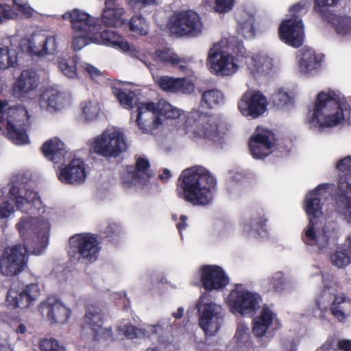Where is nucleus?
Listing matches in <instances>:
<instances>
[{
    "label": "nucleus",
    "mask_w": 351,
    "mask_h": 351,
    "mask_svg": "<svg viewBox=\"0 0 351 351\" xmlns=\"http://www.w3.org/2000/svg\"><path fill=\"white\" fill-rule=\"evenodd\" d=\"M268 289H274L276 291H281L285 289V280L283 274L280 271L274 273L267 279Z\"/></svg>",
    "instance_id": "obj_49"
},
{
    "label": "nucleus",
    "mask_w": 351,
    "mask_h": 351,
    "mask_svg": "<svg viewBox=\"0 0 351 351\" xmlns=\"http://www.w3.org/2000/svg\"><path fill=\"white\" fill-rule=\"evenodd\" d=\"M10 196L15 201L18 210L29 213L21 217L16 224L21 237L25 241L32 240L34 254H43L49 244L51 223L45 217L32 216L45 212L42 202L36 192L25 186L13 185L10 189Z\"/></svg>",
    "instance_id": "obj_1"
},
{
    "label": "nucleus",
    "mask_w": 351,
    "mask_h": 351,
    "mask_svg": "<svg viewBox=\"0 0 351 351\" xmlns=\"http://www.w3.org/2000/svg\"><path fill=\"white\" fill-rule=\"evenodd\" d=\"M310 5V1L308 0H303L295 5H293L289 10L291 12L297 14L301 12L303 10H305Z\"/></svg>",
    "instance_id": "obj_61"
},
{
    "label": "nucleus",
    "mask_w": 351,
    "mask_h": 351,
    "mask_svg": "<svg viewBox=\"0 0 351 351\" xmlns=\"http://www.w3.org/2000/svg\"><path fill=\"white\" fill-rule=\"evenodd\" d=\"M234 338L240 342H245L249 339V328L245 324L240 323L237 328Z\"/></svg>",
    "instance_id": "obj_54"
},
{
    "label": "nucleus",
    "mask_w": 351,
    "mask_h": 351,
    "mask_svg": "<svg viewBox=\"0 0 351 351\" xmlns=\"http://www.w3.org/2000/svg\"><path fill=\"white\" fill-rule=\"evenodd\" d=\"M154 80L165 91L190 94L194 90L193 83L186 78H173L168 76H162L155 77Z\"/></svg>",
    "instance_id": "obj_33"
},
{
    "label": "nucleus",
    "mask_w": 351,
    "mask_h": 351,
    "mask_svg": "<svg viewBox=\"0 0 351 351\" xmlns=\"http://www.w3.org/2000/svg\"><path fill=\"white\" fill-rule=\"evenodd\" d=\"M161 321L156 325H149L145 328H136L128 322H121L117 330L120 334L123 335L128 339H133L134 338H144L150 337L152 335L156 334L160 335L165 332V330H171V325H167Z\"/></svg>",
    "instance_id": "obj_28"
},
{
    "label": "nucleus",
    "mask_w": 351,
    "mask_h": 351,
    "mask_svg": "<svg viewBox=\"0 0 351 351\" xmlns=\"http://www.w3.org/2000/svg\"><path fill=\"white\" fill-rule=\"evenodd\" d=\"M336 168L342 173L338 183L339 189L343 195L351 193V156L339 160L336 165ZM342 201L343 206H339V211L346 220L351 223V198L344 197Z\"/></svg>",
    "instance_id": "obj_18"
},
{
    "label": "nucleus",
    "mask_w": 351,
    "mask_h": 351,
    "mask_svg": "<svg viewBox=\"0 0 351 351\" xmlns=\"http://www.w3.org/2000/svg\"><path fill=\"white\" fill-rule=\"evenodd\" d=\"M149 55L156 62L160 61L173 66L178 65L182 71L188 70V63L191 60V58H180L170 49H158L154 53H149Z\"/></svg>",
    "instance_id": "obj_37"
},
{
    "label": "nucleus",
    "mask_w": 351,
    "mask_h": 351,
    "mask_svg": "<svg viewBox=\"0 0 351 351\" xmlns=\"http://www.w3.org/2000/svg\"><path fill=\"white\" fill-rule=\"evenodd\" d=\"M64 20H69L73 29L80 34L86 35L92 42L96 33L101 31V25L97 19L88 13L75 9L62 15Z\"/></svg>",
    "instance_id": "obj_15"
},
{
    "label": "nucleus",
    "mask_w": 351,
    "mask_h": 351,
    "mask_svg": "<svg viewBox=\"0 0 351 351\" xmlns=\"http://www.w3.org/2000/svg\"><path fill=\"white\" fill-rule=\"evenodd\" d=\"M124 13L125 10L118 0H106L101 19L106 26H121L124 23L123 19Z\"/></svg>",
    "instance_id": "obj_35"
},
{
    "label": "nucleus",
    "mask_w": 351,
    "mask_h": 351,
    "mask_svg": "<svg viewBox=\"0 0 351 351\" xmlns=\"http://www.w3.org/2000/svg\"><path fill=\"white\" fill-rule=\"evenodd\" d=\"M103 319L101 305L97 303L89 304L84 316V322L97 340L112 338L111 328L103 327Z\"/></svg>",
    "instance_id": "obj_23"
},
{
    "label": "nucleus",
    "mask_w": 351,
    "mask_h": 351,
    "mask_svg": "<svg viewBox=\"0 0 351 351\" xmlns=\"http://www.w3.org/2000/svg\"><path fill=\"white\" fill-rule=\"evenodd\" d=\"M239 32L246 38H251L255 35L254 19L249 16L246 20L239 23Z\"/></svg>",
    "instance_id": "obj_51"
},
{
    "label": "nucleus",
    "mask_w": 351,
    "mask_h": 351,
    "mask_svg": "<svg viewBox=\"0 0 351 351\" xmlns=\"http://www.w3.org/2000/svg\"><path fill=\"white\" fill-rule=\"evenodd\" d=\"M291 95L283 88L276 90L271 97L274 104L279 108L288 104L291 101Z\"/></svg>",
    "instance_id": "obj_50"
},
{
    "label": "nucleus",
    "mask_w": 351,
    "mask_h": 351,
    "mask_svg": "<svg viewBox=\"0 0 351 351\" xmlns=\"http://www.w3.org/2000/svg\"><path fill=\"white\" fill-rule=\"evenodd\" d=\"M330 258L332 263L337 267L341 268L349 265L351 263V252L348 249V243L347 248L339 247Z\"/></svg>",
    "instance_id": "obj_45"
},
{
    "label": "nucleus",
    "mask_w": 351,
    "mask_h": 351,
    "mask_svg": "<svg viewBox=\"0 0 351 351\" xmlns=\"http://www.w3.org/2000/svg\"><path fill=\"white\" fill-rule=\"evenodd\" d=\"M346 121L351 124V112L342 109L338 97L331 91H322L317 95L306 118L308 126L317 131L341 125Z\"/></svg>",
    "instance_id": "obj_4"
},
{
    "label": "nucleus",
    "mask_w": 351,
    "mask_h": 351,
    "mask_svg": "<svg viewBox=\"0 0 351 351\" xmlns=\"http://www.w3.org/2000/svg\"><path fill=\"white\" fill-rule=\"evenodd\" d=\"M81 66L83 71L87 73L93 80H97L102 75L99 69L88 62H83Z\"/></svg>",
    "instance_id": "obj_56"
},
{
    "label": "nucleus",
    "mask_w": 351,
    "mask_h": 351,
    "mask_svg": "<svg viewBox=\"0 0 351 351\" xmlns=\"http://www.w3.org/2000/svg\"><path fill=\"white\" fill-rule=\"evenodd\" d=\"M279 35L280 39L287 45L295 48L300 47L304 38L302 20L295 15L284 20L279 27Z\"/></svg>",
    "instance_id": "obj_22"
},
{
    "label": "nucleus",
    "mask_w": 351,
    "mask_h": 351,
    "mask_svg": "<svg viewBox=\"0 0 351 351\" xmlns=\"http://www.w3.org/2000/svg\"><path fill=\"white\" fill-rule=\"evenodd\" d=\"M330 309L335 317L339 322H343L351 314V300L341 293L335 297Z\"/></svg>",
    "instance_id": "obj_39"
},
{
    "label": "nucleus",
    "mask_w": 351,
    "mask_h": 351,
    "mask_svg": "<svg viewBox=\"0 0 351 351\" xmlns=\"http://www.w3.org/2000/svg\"><path fill=\"white\" fill-rule=\"evenodd\" d=\"M339 0H314V9L323 17L331 21L335 26L336 32L342 36H351V16H340L333 20L330 18L329 8L335 5Z\"/></svg>",
    "instance_id": "obj_26"
},
{
    "label": "nucleus",
    "mask_w": 351,
    "mask_h": 351,
    "mask_svg": "<svg viewBox=\"0 0 351 351\" xmlns=\"http://www.w3.org/2000/svg\"><path fill=\"white\" fill-rule=\"evenodd\" d=\"M138 114L136 123L143 133H152L162 125V121L158 113L157 103L152 101L138 104Z\"/></svg>",
    "instance_id": "obj_20"
},
{
    "label": "nucleus",
    "mask_w": 351,
    "mask_h": 351,
    "mask_svg": "<svg viewBox=\"0 0 351 351\" xmlns=\"http://www.w3.org/2000/svg\"><path fill=\"white\" fill-rule=\"evenodd\" d=\"M42 308L47 320L51 324H64L71 315L70 309L54 299L47 300L43 304Z\"/></svg>",
    "instance_id": "obj_32"
},
{
    "label": "nucleus",
    "mask_w": 351,
    "mask_h": 351,
    "mask_svg": "<svg viewBox=\"0 0 351 351\" xmlns=\"http://www.w3.org/2000/svg\"><path fill=\"white\" fill-rule=\"evenodd\" d=\"M159 115H163L167 119H176L181 117H185L182 110L176 106H172L166 100L161 99L157 103Z\"/></svg>",
    "instance_id": "obj_43"
},
{
    "label": "nucleus",
    "mask_w": 351,
    "mask_h": 351,
    "mask_svg": "<svg viewBox=\"0 0 351 351\" xmlns=\"http://www.w3.org/2000/svg\"><path fill=\"white\" fill-rule=\"evenodd\" d=\"M152 173L149 169V162L145 158L139 157L134 168L130 167L123 174V182L127 187L143 186L147 184Z\"/></svg>",
    "instance_id": "obj_25"
},
{
    "label": "nucleus",
    "mask_w": 351,
    "mask_h": 351,
    "mask_svg": "<svg viewBox=\"0 0 351 351\" xmlns=\"http://www.w3.org/2000/svg\"><path fill=\"white\" fill-rule=\"evenodd\" d=\"M113 95L119 101L120 104L127 109H130L136 101L135 94L133 91L123 88L120 84H114L112 86Z\"/></svg>",
    "instance_id": "obj_41"
},
{
    "label": "nucleus",
    "mask_w": 351,
    "mask_h": 351,
    "mask_svg": "<svg viewBox=\"0 0 351 351\" xmlns=\"http://www.w3.org/2000/svg\"><path fill=\"white\" fill-rule=\"evenodd\" d=\"M298 58L300 72L302 74L307 75L320 66L323 56L321 53H317L316 51L311 47H304L299 51Z\"/></svg>",
    "instance_id": "obj_34"
},
{
    "label": "nucleus",
    "mask_w": 351,
    "mask_h": 351,
    "mask_svg": "<svg viewBox=\"0 0 351 351\" xmlns=\"http://www.w3.org/2000/svg\"><path fill=\"white\" fill-rule=\"evenodd\" d=\"M27 111L23 106L8 107L6 101L0 100V132L6 130L8 138L16 145L28 143L26 134Z\"/></svg>",
    "instance_id": "obj_5"
},
{
    "label": "nucleus",
    "mask_w": 351,
    "mask_h": 351,
    "mask_svg": "<svg viewBox=\"0 0 351 351\" xmlns=\"http://www.w3.org/2000/svg\"><path fill=\"white\" fill-rule=\"evenodd\" d=\"M187 132L195 136L215 140L226 132L223 121L217 117H208L197 111L191 112L186 123Z\"/></svg>",
    "instance_id": "obj_7"
},
{
    "label": "nucleus",
    "mask_w": 351,
    "mask_h": 351,
    "mask_svg": "<svg viewBox=\"0 0 351 351\" xmlns=\"http://www.w3.org/2000/svg\"><path fill=\"white\" fill-rule=\"evenodd\" d=\"M180 197L193 205L210 204L216 190L215 177L206 168L193 167L184 170L180 176Z\"/></svg>",
    "instance_id": "obj_3"
},
{
    "label": "nucleus",
    "mask_w": 351,
    "mask_h": 351,
    "mask_svg": "<svg viewBox=\"0 0 351 351\" xmlns=\"http://www.w3.org/2000/svg\"><path fill=\"white\" fill-rule=\"evenodd\" d=\"M28 250L21 244L5 247L0 254V273L14 276L24 270L28 259Z\"/></svg>",
    "instance_id": "obj_12"
},
{
    "label": "nucleus",
    "mask_w": 351,
    "mask_h": 351,
    "mask_svg": "<svg viewBox=\"0 0 351 351\" xmlns=\"http://www.w3.org/2000/svg\"><path fill=\"white\" fill-rule=\"evenodd\" d=\"M239 56L245 60L247 70L252 75L258 77L270 73L276 67L273 60L264 54H251L245 56V49L242 44L237 46Z\"/></svg>",
    "instance_id": "obj_21"
},
{
    "label": "nucleus",
    "mask_w": 351,
    "mask_h": 351,
    "mask_svg": "<svg viewBox=\"0 0 351 351\" xmlns=\"http://www.w3.org/2000/svg\"><path fill=\"white\" fill-rule=\"evenodd\" d=\"M197 308L199 313V325L207 336L215 335L223 321L222 306L213 302L207 294L199 298Z\"/></svg>",
    "instance_id": "obj_8"
},
{
    "label": "nucleus",
    "mask_w": 351,
    "mask_h": 351,
    "mask_svg": "<svg viewBox=\"0 0 351 351\" xmlns=\"http://www.w3.org/2000/svg\"><path fill=\"white\" fill-rule=\"evenodd\" d=\"M89 43H91L90 39L86 35L80 34V35L73 37L72 47L74 50L78 51L84 48Z\"/></svg>",
    "instance_id": "obj_55"
},
{
    "label": "nucleus",
    "mask_w": 351,
    "mask_h": 351,
    "mask_svg": "<svg viewBox=\"0 0 351 351\" xmlns=\"http://www.w3.org/2000/svg\"><path fill=\"white\" fill-rule=\"evenodd\" d=\"M280 327V322L276 314L267 306H263L259 315L253 320V333L258 337L265 335L271 329L276 331Z\"/></svg>",
    "instance_id": "obj_30"
},
{
    "label": "nucleus",
    "mask_w": 351,
    "mask_h": 351,
    "mask_svg": "<svg viewBox=\"0 0 351 351\" xmlns=\"http://www.w3.org/2000/svg\"><path fill=\"white\" fill-rule=\"evenodd\" d=\"M200 274L202 286L208 291L221 289L229 282L223 270L217 265L203 266Z\"/></svg>",
    "instance_id": "obj_29"
},
{
    "label": "nucleus",
    "mask_w": 351,
    "mask_h": 351,
    "mask_svg": "<svg viewBox=\"0 0 351 351\" xmlns=\"http://www.w3.org/2000/svg\"><path fill=\"white\" fill-rule=\"evenodd\" d=\"M87 173L84 162L82 159L75 158L60 169L58 176L62 183L80 185L85 182Z\"/></svg>",
    "instance_id": "obj_27"
},
{
    "label": "nucleus",
    "mask_w": 351,
    "mask_h": 351,
    "mask_svg": "<svg viewBox=\"0 0 351 351\" xmlns=\"http://www.w3.org/2000/svg\"><path fill=\"white\" fill-rule=\"evenodd\" d=\"M337 341L334 338H329L317 351H337Z\"/></svg>",
    "instance_id": "obj_60"
},
{
    "label": "nucleus",
    "mask_w": 351,
    "mask_h": 351,
    "mask_svg": "<svg viewBox=\"0 0 351 351\" xmlns=\"http://www.w3.org/2000/svg\"><path fill=\"white\" fill-rule=\"evenodd\" d=\"M230 311L243 316H252L260 307L261 297L256 292L237 286L226 299Z\"/></svg>",
    "instance_id": "obj_10"
},
{
    "label": "nucleus",
    "mask_w": 351,
    "mask_h": 351,
    "mask_svg": "<svg viewBox=\"0 0 351 351\" xmlns=\"http://www.w3.org/2000/svg\"><path fill=\"white\" fill-rule=\"evenodd\" d=\"M14 211V206L5 201L0 204V219L8 218Z\"/></svg>",
    "instance_id": "obj_57"
},
{
    "label": "nucleus",
    "mask_w": 351,
    "mask_h": 351,
    "mask_svg": "<svg viewBox=\"0 0 351 351\" xmlns=\"http://www.w3.org/2000/svg\"><path fill=\"white\" fill-rule=\"evenodd\" d=\"M168 28L172 34L179 36H197L204 29L201 19L193 11L174 13L168 22Z\"/></svg>",
    "instance_id": "obj_11"
},
{
    "label": "nucleus",
    "mask_w": 351,
    "mask_h": 351,
    "mask_svg": "<svg viewBox=\"0 0 351 351\" xmlns=\"http://www.w3.org/2000/svg\"><path fill=\"white\" fill-rule=\"evenodd\" d=\"M130 29L136 34L145 35L148 32L149 25L144 18L134 16L130 20Z\"/></svg>",
    "instance_id": "obj_47"
},
{
    "label": "nucleus",
    "mask_w": 351,
    "mask_h": 351,
    "mask_svg": "<svg viewBox=\"0 0 351 351\" xmlns=\"http://www.w3.org/2000/svg\"><path fill=\"white\" fill-rule=\"evenodd\" d=\"M70 250L69 253L74 256L76 252L79 256L90 261L95 260L99 252V243L97 238L90 234H81L72 237L69 239Z\"/></svg>",
    "instance_id": "obj_16"
},
{
    "label": "nucleus",
    "mask_w": 351,
    "mask_h": 351,
    "mask_svg": "<svg viewBox=\"0 0 351 351\" xmlns=\"http://www.w3.org/2000/svg\"><path fill=\"white\" fill-rule=\"evenodd\" d=\"M17 64V56L14 51L8 47H0V69L4 70L14 67Z\"/></svg>",
    "instance_id": "obj_44"
},
{
    "label": "nucleus",
    "mask_w": 351,
    "mask_h": 351,
    "mask_svg": "<svg viewBox=\"0 0 351 351\" xmlns=\"http://www.w3.org/2000/svg\"><path fill=\"white\" fill-rule=\"evenodd\" d=\"M38 84L39 78L34 71L23 70L14 82L12 91L16 97H23L36 90Z\"/></svg>",
    "instance_id": "obj_31"
},
{
    "label": "nucleus",
    "mask_w": 351,
    "mask_h": 351,
    "mask_svg": "<svg viewBox=\"0 0 351 351\" xmlns=\"http://www.w3.org/2000/svg\"><path fill=\"white\" fill-rule=\"evenodd\" d=\"M230 43L223 39L210 48L207 62L211 72L219 76H228L235 73L239 69V63L232 55L226 51V45Z\"/></svg>",
    "instance_id": "obj_9"
},
{
    "label": "nucleus",
    "mask_w": 351,
    "mask_h": 351,
    "mask_svg": "<svg viewBox=\"0 0 351 351\" xmlns=\"http://www.w3.org/2000/svg\"><path fill=\"white\" fill-rule=\"evenodd\" d=\"M82 113L86 119H93L97 117L100 108L96 101H85L82 104Z\"/></svg>",
    "instance_id": "obj_48"
},
{
    "label": "nucleus",
    "mask_w": 351,
    "mask_h": 351,
    "mask_svg": "<svg viewBox=\"0 0 351 351\" xmlns=\"http://www.w3.org/2000/svg\"><path fill=\"white\" fill-rule=\"evenodd\" d=\"M130 143L122 129L110 127L90 141V149L106 158L119 156L129 147Z\"/></svg>",
    "instance_id": "obj_6"
},
{
    "label": "nucleus",
    "mask_w": 351,
    "mask_h": 351,
    "mask_svg": "<svg viewBox=\"0 0 351 351\" xmlns=\"http://www.w3.org/2000/svg\"><path fill=\"white\" fill-rule=\"evenodd\" d=\"M25 45L29 53L38 57L53 55L58 49L56 36L43 32L32 33L26 40Z\"/></svg>",
    "instance_id": "obj_17"
},
{
    "label": "nucleus",
    "mask_w": 351,
    "mask_h": 351,
    "mask_svg": "<svg viewBox=\"0 0 351 351\" xmlns=\"http://www.w3.org/2000/svg\"><path fill=\"white\" fill-rule=\"evenodd\" d=\"M224 103L225 95L218 89H210L202 93L201 106L204 108H215Z\"/></svg>",
    "instance_id": "obj_40"
},
{
    "label": "nucleus",
    "mask_w": 351,
    "mask_h": 351,
    "mask_svg": "<svg viewBox=\"0 0 351 351\" xmlns=\"http://www.w3.org/2000/svg\"><path fill=\"white\" fill-rule=\"evenodd\" d=\"M275 143L276 138L272 132L258 127L250 138L251 154L254 158L263 159L273 152Z\"/></svg>",
    "instance_id": "obj_24"
},
{
    "label": "nucleus",
    "mask_w": 351,
    "mask_h": 351,
    "mask_svg": "<svg viewBox=\"0 0 351 351\" xmlns=\"http://www.w3.org/2000/svg\"><path fill=\"white\" fill-rule=\"evenodd\" d=\"M93 43L113 46L130 56L136 58L142 62L152 73L154 71V65L148 62V56L143 51L138 50L134 45H130L114 31L108 30L96 33L92 40Z\"/></svg>",
    "instance_id": "obj_13"
},
{
    "label": "nucleus",
    "mask_w": 351,
    "mask_h": 351,
    "mask_svg": "<svg viewBox=\"0 0 351 351\" xmlns=\"http://www.w3.org/2000/svg\"><path fill=\"white\" fill-rule=\"evenodd\" d=\"M338 350L351 351V341L343 339L337 341Z\"/></svg>",
    "instance_id": "obj_63"
},
{
    "label": "nucleus",
    "mask_w": 351,
    "mask_h": 351,
    "mask_svg": "<svg viewBox=\"0 0 351 351\" xmlns=\"http://www.w3.org/2000/svg\"><path fill=\"white\" fill-rule=\"evenodd\" d=\"M14 3L16 9L21 11L26 16H31L33 10L25 0H14Z\"/></svg>",
    "instance_id": "obj_58"
},
{
    "label": "nucleus",
    "mask_w": 351,
    "mask_h": 351,
    "mask_svg": "<svg viewBox=\"0 0 351 351\" xmlns=\"http://www.w3.org/2000/svg\"><path fill=\"white\" fill-rule=\"evenodd\" d=\"M41 351H65L64 346L55 339H43L39 343Z\"/></svg>",
    "instance_id": "obj_52"
},
{
    "label": "nucleus",
    "mask_w": 351,
    "mask_h": 351,
    "mask_svg": "<svg viewBox=\"0 0 351 351\" xmlns=\"http://www.w3.org/2000/svg\"><path fill=\"white\" fill-rule=\"evenodd\" d=\"M40 295L37 283L21 285L9 289L6 297V304L12 308H25L32 306Z\"/></svg>",
    "instance_id": "obj_14"
},
{
    "label": "nucleus",
    "mask_w": 351,
    "mask_h": 351,
    "mask_svg": "<svg viewBox=\"0 0 351 351\" xmlns=\"http://www.w3.org/2000/svg\"><path fill=\"white\" fill-rule=\"evenodd\" d=\"M335 296V289L332 287H326L320 293L317 300V304L322 308H326L331 304Z\"/></svg>",
    "instance_id": "obj_46"
},
{
    "label": "nucleus",
    "mask_w": 351,
    "mask_h": 351,
    "mask_svg": "<svg viewBox=\"0 0 351 351\" xmlns=\"http://www.w3.org/2000/svg\"><path fill=\"white\" fill-rule=\"evenodd\" d=\"M330 191L329 184H320L308 193L305 199V210L309 217V223L302 239L306 245L316 246L320 250L330 247L337 241V234L333 228L325 226L321 229V226L317 221V219L322 215L320 201Z\"/></svg>",
    "instance_id": "obj_2"
},
{
    "label": "nucleus",
    "mask_w": 351,
    "mask_h": 351,
    "mask_svg": "<svg viewBox=\"0 0 351 351\" xmlns=\"http://www.w3.org/2000/svg\"><path fill=\"white\" fill-rule=\"evenodd\" d=\"M266 221V219L264 218L260 219L258 221L256 219H255L252 221H247L243 225V230L245 232H250L251 230V226H252V223L253 226H263Z\"/></svg>",
    "instance_id": "obj_62"
},
{
    "label": "nucleus",
    "mask_w": 351,
    "mask_h": 351,
    "mask_svg": "<svg viewBox=\"0 0 351 351\" xmlns=\"http://www.w3.org/2000/svg\"><path fill=\"white\" fill-rule=\"evenodd\" d=\"M58 64L59 69L66 77L74 78L77 76L75 60L67 53H62L58 57Z\"/></svg>",
    "instance_id": "obj_42"
},
{
    "label": "nucleus",
    "mask_w": 351,
    "mask_h": 351,
    "mask_svg": "<svg viewBox=\"0 0 351 351\" xmlns=\"http://www.w3.org/2000/svg\"><path fill=\"white\" fill-rule=\"evenodd\" d=\"M208 3L209 0H206ZM234 0H215L214 10L219 13H226L232 10Z\"/></svg>",
    "instance_id": "obj_53"
},
{
    "label": "nucleus",
    "mask_w": 351,
    "mask_h": 351,
    "mask_svg": "<svg viewBox=\"0 0 351 351\" xmlns=\"http://www.w3.org/2000/svg\"><path fill=\"white\" fill-rule=\"evenodd\" d=\"M16 14L11 10L8 5L3 6L0 5V23L5 21L14 18Z\"/></svg>",
    "instance_id": "obj_59"
},
{
    "label": "nucleus",
    "mask_w": 351,
    "mask_h": 351,
    "mask_svg": "<svg viewBox=\"0 0 351 351\" xmlns=\"http://www.w3.org/2000/svg\"><path fill=\"white\" fill-rule=\"evenodd\" d=\"M42 152L48 160L57 163L64 157L65 145L59 138H53L44 143Z\"/></svg>",
    "instance_id": "obj_38"
},
{
    "label": "nucleus",
    "mask_w": 351,
    "mask_h": 351,
    "mask_svg": "<svg viewBox=\"0 0 351 351\" xmlns=\"http://www.w3.org/2000/svg\"><path fill=\"white\" fill-rule=\"evenodd\" d=\"M155 2L156 0H129V3L133 7H141Z\"/></svg>",
    "instance_id": "obj_64"
},
{
    "label": "nucleus",
    "mask_w": 351,
    "mask_h": 351,
    "mask_svg": "<svg viewBox=\"0 0 351 351\" xmlns=\"http://www.w3.org/2000/svg\"><path fill=\"white\" fill-rule=\"evenodd\" d=\"M42 106L58 110L70 105L69 97L55 88L46 89L41 95Z\"/></svg>",
    "instance_id": "obj_36"
},
{
    "label": "nucleus",
    "mask_w": 351,
    "mask_h": 351,
    "mask_svg": "<svg viewBox=\"0 0 351 351\" xmlns=\"http://www.w3.org/2000/svg\"><path fill=\"white\" fill-rule=\"evenodd\" d=\"M268 105L266 97L258 91L246 92L238 101V109L245 117L256 119L263 114Z\"/></svg>",
    "instance_id": "obj_19"
}]
</instances>
